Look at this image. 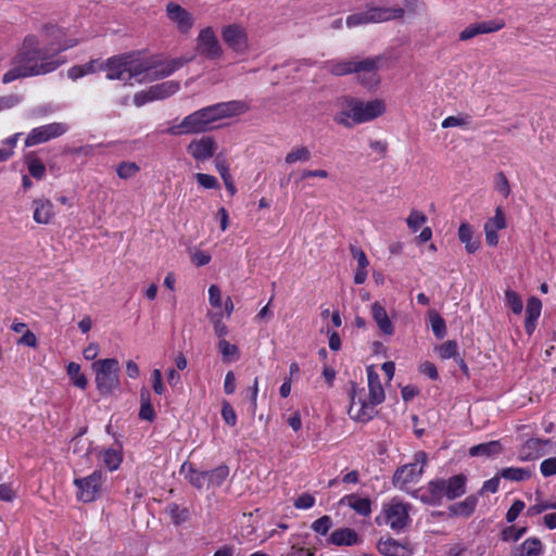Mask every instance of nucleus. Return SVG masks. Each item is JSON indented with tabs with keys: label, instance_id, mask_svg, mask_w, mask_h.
I'll return each instance as SVG.
<instances>
[{
	"label": "nucleus",
	"instance_id": "45",
	"mask_svg": "<svg viewBox=\"0 0 556 556\" xmlns=\"http://www.w3.org/2000/svg\"><path fill=\"white\" fill-rule=\"evenodd\" d=\"M426 222L427 216L418 210H412L406 218L408 228L414 232H416Z\"/></svg>",
	"mask_w": 556,
	"mask_h": 556
},
{
	"label": "nucleus",
	"instance_id": "9",
	"mask_svg": "<svg viewBox=\"0 0 556 556\" xmlns=\"http://www.w3.org/2000/svg\"><path fill=\"white\" fill-rule=\"evenodd\" d=\"M336 113L333 122L345 128H352L357 125L358 98L344 96L338 98L334 103Z\"/></svg>",
	"mask_w": 556,
	"mask_h": 556
},
{
	"label": "nucleus",
	"instance_id": "16",
	"mask_svg": "<svg viewBox=\"0 0 556 556\" xmlns=\"http://www.w3.org/2000/svg\"><path fill=\"white\" fill-rule=\"evenodd\" d=\"M216 150V141L212 137L206 136L192 140L187 147V152L197 162L210 160L215 154Z\"/></svg>",
	"mask_w": 556,
	"mask_h": 556
},
{
	"label": "nucleus",
	"instance_id": "6",
	"mask_svg": "<svg viewBox=\"0 0 556 556\" xmlns=\"http://www.w3.org/2000/svg\"><path fill=\"white\" fill-rule=\"evenodd\" d=\"M427 465V455L425 452H417L412 463L405 464L396 469L393 476L395 488L410 493L414 497L421 494L426 489H415L420 481L424 469Z\"/></svg>",
	"mask_w": 556,
	"mask_h": 556
},
{
	"label": "nucleus",
	"instance_id": "48",
	"mask_svg": "<svg viewBox=\"0 0 556 556\" xmlns=\"http://www.w3.org/2000/svg\"><path fill=\"white\" fill-rule=\"evenodd\" d=\"M541 311H542V302L538 298L531 296L527 303V308H526L527 317L526 318L538 320V318L541 315Z\"/></svg>",
	"mask_w": 556,
	"mask_h": 556
},
{
	"label": "nucleus",
	"instance_id": "26",
	"mask_svg": "<svg viewBox=\"0 0 556 556\" xmlns=\"http://www.w3.org/2000/svg\"><path fill=\"white\" fill-rule=\"evenodd\" d=\"M543 552V544L538 538H529L516 546L510 556H539Z\"/></svg>",
	"mask_w": 556,
	"mask_h": 556
},
{
	"label": "nucleus",
	"instance_id": "49",
	"mask_svg": "<svg viewBox=\"0 0 556 556\" xmlns=\"http://www.w3.org/2000/svg\"><path fill=\"white\" fill-rule=\"evenodd\" d=\"M370 24L368 10L351 14L346 17L348 27H357L361 25Z\"/></svg>",
	"mask_w": 556,
	"mask_h": 556
},
{
	"label": "nucleus",
	"instance_id": "38",
	"mask_svg": "<svg viewBox=\"0 0 556 556\" xmlns=\"http://www.w3.org/2000/svg\"><path fill=\"white\" fill-rule=\"evenodd\" d=\"M477 497L470 495L466 497L463 502L456 503L451 507L453 514L458 516H469L477 506Z\"/></svg>",
	"mask_w": 556,
	"mask_h": 556
},
{
	"label": "nucleus",
	"instance_id": "62",
	"mask_svg": "<svg viewBox=\"0 0 556 556\" xmlns=\"http://www.w3.org/2000/svg\"><path fill=\"white\" fill-rule=\"evenodd\" d=\"M208 302L213 307H220L223 305L222 291L216 285L208 288Z\"/></svg>",
	"mask_w": 556,
	"mask_h": 556
},
{
	"label": "nucleus",
	"instance_id": "30",
	"mask_svg": "<svg viewBox=\"0 0 556 556\" xmlns=\"http://www.w3.org/2000/svg\"><path fill=\"white\" fill-rule=\"evenodd\" d=\"M341 503L354 509L362 516H368L371 511L370 501L366 497H359L355 494L344 496Z\"/></svg>",
	"mask_w": 556,
	"mask_h": 556
},
{
	"label": "nucleus",
	"instance_id": "54",
	"mask_svg": "<svg viewBox=\"0 0 556 556\" xmlns=\"http://www.w3.org/2000/svg\"><path fill=\"white\" fill-rule=\"evenodd\" d=\"M28 170L33 177L41 179L46 174V166L40 160L33 159L28 162Z\"/></svg>",
	"mask_w": 556,
	"mask_h": 556
},
{
	"label": "nucleus",
	"instance_id": "33",
	"mask_svg": "<svg viewBox=\"0 0 556 556\" xmlns=\"http://www.w3.org/2000/svg\"><path fill=\"white\" fill-rule=\"evenodd\" d=\"M188 470L186 478L195 488L201 489L207 484V471H199L191 464H184L181 471Z\"/></svg>",
	"mask_w": 556,
	"mask_h": 556
},
{
	"label": "nucleus",
	"instance_id": "20",
	"mask_svg": "<svg viewBox=\"0 0 556 556\" xmlns=\"http://www.w3.org/2000/svg\"><path fill=\"white\" fill-rule=\"evenodd\" d=\"M504 22L501 20H493L482 23H476L467 26L459 33V39L463 41L469 40L478 35L490 34L497 31L504 27Z\"/></svg>",
	"mask_w": 556,
	"mask_h": 556
},
{
	"label": "nucleus",
	"instance_id": "10",
	"mask_svg": "<svg viewBox=\"0 0 556 556\" xmlns=\"http://www.w3.org/2000/svg\"><path fill=\"white\" fill-rule=\"evenodd\" d=\"M222 38L227 47L237 54H247L251 50L248 30L240 24H229L222 28Z\"/></svg>",
	"mask_w": 556,
	"mask_h": 556
},
{
	"label": "nucleus",
	"instance_id": "17",
	"mask_svg": "<svg viewBox=\"0 0 556 556\" xmlns=\"http://www.w3.org/2000/svg\"><path fill=\"white\" fill-rule=\"evenodd\" d=\"M386 102L381 99L362 101L358 99L357 125L365 124L382 116L386 113Z\"/></svg>",
	"mask_w": 556,
	"mask_h": 556
},
{
	"label": "nucleus",
	"instance_id": "31",
	"mask_svg": "<svg viewBox=\"0 0 556 556\" xmlns=\"http://www.w3.org/2000/svg\"><path fill=\"white\" fill-rule=\"evenodd\" d=\"M502 452V444L500 441H490L481 443L469 448L470 456H495Z\"/></svg>",
	"mask_w": 556,
	"mask_h": 556
},
{
	"label": "nucleus",
	"instance_id": "23",
	"mask_svg": "<svg viewBox=\"0 0 556 556\" xmlns=\"http://www.w3.org/2000/svg\"><path fill=\"white\" fill-rule=\"evenodd\" d=\"M548 443V440L530 439L526 441L518 453L520 460L527 462L535 459L544 454L543 446Z\"/></svg>",
	"mask_w": 556,
	"mask_h": 556
},
{
	"label": "nucleus",
	"instance_id": "24",
	"mask_svg": "<svg viewBox=\"0 0 556 556\" xmlns=\"http://www.w3.org/2000/svg\"><path fill=\"white\" fill-rule=\"evenodd\" d=\"M371 315L378 328L383 334H393V324L391 323L386 308L379 302H374L371 304Z\"/></svg>",
	"mask_w": 556,
	"mask_h": 556
},
{
	"label": "nucleus",
	"instance_id": "19",
	"mask_svg": "<svg viewBox=\"0 0 556 556\" xmlns=\"http://www.w3.org/2000/svg\"><path fill=\"white\" fill-rule=\"evenodd\" d=\"M370 23H384L389 21L400 20L404 16L405 10L399 5L378 7L367 5Z\"/></svg>",
	"mask_w": 556,
	"mask_h": 556
},
{
	"label": "nucleus",
	"instance_id": "11",
	"mask_svg": "<svg viewBox=\"0 0 556 556\" xmlns=\"http://www.w3.org/2000/svg\"><path fill=\"white\" fill-rule=\"evenodd\" d=\"M384 522L393 530L403 529L409 521V505L392 498L389 503L384 504L382 508Z\"/></svg>",
	"mask_w": 556,
	"mask_h": 556
},
{
	"label": "nucleus",
	"instance_id": "59",
	"mask_svg": "<svg viewBox=\"0 0 556 556\" xmlns=\"http://www.w3.org/2000/svg\"><path fill=\"white\" fill-rule=\"evenodd\" d=\"M526 528L515 529L514 527H508L502 533V539L504 541H518L525 533Z\"/></svg>",
	"mask_w": 556,
	"mask_h": 556
},
{
	"label": "nucleus",
	"instance_id": "40",
	"mask_svg": "<svg viewBox=\"0 0 556 556\" xmlns=\"http://www.w3.org/2000/svg\"><path fill=\"white\" fill-rule=\"evenodd\" d=\"M215 166L217 172L219 173L220 177L224 180L226 189L230 192V194L236 193V187L232 180V177L229 172V166L225 161L216 160Z\"/></svg>",
	"mask_w": 556,
	"mask_h": 556
},
{
	"label": "nucleus",
	"instance_id": "35",
	"mask_svg": "<svg viewBox=\"0 0 556 556\" xmlns=\"http://www.w3.org/2000/svg\"><path fill=\"white\" fill-rule=\"evenodd\" d=\"M228 476L229 468L226 465L218 466L217 468L207 471V488L222 485Z\"/></svg>",
	"mask_w": 556,
	"mask_h": 556
},
{
	"label": "nucleus",
	"instance_id": "61",
	"mask_svg": "<svg viewBox=\"0 0 556 556\" xmlns=\"http://www.w3.org/2000/svg\"><path fill=\"white\" fill-rule=\"evenodd\" d=\"M351 253L353 257L357 261V268L367 269L369 261L365 252L359 248L351 247Z\"/></svg>",
	"mask_w": 556,
	"mask_h": 556
},
{
	"label": "nucleus",
	"instance_id": "3",
	"mask_svg": "<svg viewBox=\"0 0 556 556\" xmlns=\"http://www.w3.org/2000/svg\"><path fill=\"white\" fill-rule=\"evenodd\" d=\"M248 110L249 105L244 101L216 103L187 115L179 124L168 127L165 132L170 136L206 132L214 128L216 122L244 114Z\"/></svg>",
	"mask_w": 556,
	"mask_h": 556
},
{
	"label": "nucleus",
	"instance_id": "1",
	"mask_svg": "<svg viewBox=\"0 0 556 556\" xmlns=\"http://www.w3.org/2000/svg\"><path fill=\"white\" fill-rule=\"evenodd\" d=\"M189 61L178 58L151 67L132 54H119L104 61L103 72L109 80H119L124 85L132 86L136 83L142 84L167 77Z\"/></svg>",
	"mask_w": 556,
	"mask_h": 556
},
{
	"label": "nucleus",
	"instance_id": "34",
	"mask_svg": "<svg viewBox=\"0 0 556 556\" xmlns=\"http://www.w3.org/2000/svg\"><path fill=\"white\" fill-rule=\"evenodd\" d=\"M224 363H232L239 359L240 352L237 345L231 344L225 339L219 340L217 344Z\"/></svg>",
	"mask_w": 556,
	"mask_h": 556
},
{
	"label": "nucleus",
	"instance_id": "53",
	"mask_svg": "<svg viewBox=\"0 0 556 556\" xmlns=\"http://www.w3.org/2000/svg\"><path fill=\"white\" fill-rule=\"evenodd\" d=\"M547 509H556V501L536 503L528 508L527 515L530 517L536 516Z\"/></svg>",
	"mask_w": 556,
	"mask_h": 556
},
{
	"label": "nucleus",
	"instance_id": "56",
	"mask_svg": "<svg viewBox=\"0 0 556 556\" xmlns=\"http://www.w3.org/2000/svg\"><path fill=\"white\" fill-rule=\"evenodd\" d=\"M540 471L543 477H551L556 475V457L544 459L540 465Z\"/></svg>",
	"mask_w": 556,
	"mask_h": 556
},
{
	"label": "nucleus",
	"instance_id": "50",
	"mask_svg": "<svg viewBox=\"0 0 556 556\" xmlns=\"http://www.w3.org/2000/svg\"><path fill=\"white\" fill-rule=\"evenodd\" d=\"M494 188L501 193L504 198H508L510 194V186L508 179L504 175L503 172H500L495 175L494 178Z\"/></svg>",
	"mask_w": 556,
	"mask_h": 556
},
{
	"label": "nucleus",
	"instance_id": "60",
	"mask_svg": "<svg viewBox=\"0 0 556 556\" xmlns=\"http://www.w3.org/2000/svg\"><path fill=\"white\" fill-rule=\"evenodd\" d=\"M315 504V497L308 493L301 494L295 501L294 506L298 509H308Z\"/></svg>",
	"mask_w": 556,
	"mask_h": 556
},
{
	"label": "nucleus",
	"instance_id": "36",
	"mask_svg": "<svg viewBox=\"0 0 556 556\" xmlns=\"http://www.w3.org/2000/svg\"><path fill=\"white\" fill-rule=\"evenodd\" d=\"M100 458L110 470H116L122 463V454L115 448H106L100 453Z\"/></svg>",
	"mask_w": 556,
	"mask_h": 556
},
{
	"label": "nucleus",
	"instance_id": "47",
	"mask_svg": "<svg viewBox=\"0 0 556 556\" xmlns=\"http://www.w3.org/2000/svg\"><path fill=\"white\" fill-rule=\"evenodd\" d=\"M431 329L434 336L442 339L446 333V326L444 319L437 313L430 316Z\"/></svg>",
	"mask_w": 556,
	"mask_h": 556
},
{
	"label": "nucleus",
	"instance_id": "29",
	"mask_svg": "<svg viewBox=\"0 0 556 556\" xmlns=\"http://www.w3.org/2000/svg\"><path fill=\"white\" fill-rule=\"evenodd\" d=\"M180 88V85L176 80H167L162 84L150 87V93L155 100H163L167 97L175 94Z\"/></svg>",
	"mask_w": 556,
	"mask_h": 556
},
{
	"label": "nucleus",
	"instance_id": "15",
	"mask_svg": "<svg viewBox=\"0 0 556 556\" xmlns=\"http://www.w3.org/2000/svg\"><path fill=\"white\" fill-rule=\"evenodd\" d=\"M166 16L174 23L180 33H189L194 25L193 15L176 2H168L166 4Z\"/></svg>",
	"mask_w": 556,
	"mask_h": 556
},
{
	"label": "nucleus",
	"instance_id": "13",
	"mask_svg": "<svg viewBox=\"0 0 556 556\" xmlns=\"http://www.w3.org/2000/svg\"><path fill=\"white\" fill-rule=\"evenodd\" d=\"M68 130L65 123H50L30 130L25 139L26 147L37 146L51 139L59 138Z\"/></svg>",
	"mask_w": 556,
	"mask_h": 556
},
{
	"label": "nucleus",
	"instance_id": "2",
	"mask_svg": "<svg viewBox=\"0 0 556 556\" xmlns=\"http://www.w3.org/2000/svg\"><path fill=\"white\" fill-rule=\"evenodd\" d=\"M61 62L48 54L35 35H27L11 60L10 70L2 76L3 84L20 78L45 75L55 71Z\"/></svg>",
	"mask_w": 556,
	"mask_h": 556
},
{
	"label": "nucleus",
	"instance_id": "51",
	"mask_svg": "<svg viewBox=\"0 0 556 556\" xmlns=\"http://www.w3.org/2000/svg\"><path fill=\"white\" fill-rule=\"evenodd\" d=\"M332 527V520L329 516L325 515L312 523V529L321 535H326Z\"/></svg>",
	"mask_w": 556,
	"mask_h": 556
},
{
	"label": "nucleus",
	"instance_id": "32",
	"mask_svg": "<svg viewBox=\"0 0 556 556\" xmlns=\"http://www.w3.org/2000/svg\"><path fill=\"white\" fill-rule=\"evenodd\" d=\"M312 159V152L306 146H295L293 147L285 157V162L288 165H292L295 163H306Z\"/></svg>",
	"mask_w": 556,
	"mask_h": 556
},
{
	"label": "nucleus",
	"instance_id": "14",
	"mask_svg": "<svg viewBox=\"0 0 556 556\" xmlns=\"http://www.w3.org/2000/svg\"><path fill=\"white\" fill-rule=\"evenodd\" d=\"M382 62L381 56L355 60V72L366 87H376L379 84L378 70Z\"/></svg>",
	"mask_w": 556,
	"mask_h": 556
},
{
	"label": "nucleus",
	"instance_id": "27",
	"mask_svg": "<svg viewBox=\"0 0 556 556\" xmlns=\"http://www.w3.org/2000/svg\"><path fill=\"white\" fill-rule=\"evenodd\" d=\"M458 239L465 244L466 251L470 254L480 249V241L475 239L472 227L468 223L460 224L458 228Z\"/></svg>",
	"mask_w": 556,
	"mask_h": 556
},
{
	"label": "nucleus",
	"instance_id": "4",
	"mask_svg": "<svg viewBox=\"0 0 556 556\" xmlns=\"http://www.w3.org/2000/svg\"><path fill=\"white\" fill-rule=\"evenodd\" d=\"M368 380V399L366 397L364 389L352 387L350 392L351 404L349 415L352 419L359 422H367L377 414L376 406L381 404L384 399V390L381 384L379 375L371 366L367 367Z\"/></svg>",
	"mask_w": 556,
	"mask_h": 556
},
{
	"label": "nucleus",
	"instance_id": "52",
	"mask_svg": "<svg viewBox=\"0 0 556 556\" xmlns=\"http://www.w3.org/2000/svg\"><path fill=\"white\" fill-rule=\"evenodd\" d=\"M439 356L448 359L457 354V343L455 341H446L438 348Z\"/></svg>",
	"mask_w": 556,
	"mask_h": 556
},
{
	"label": "nucleus",
	"instance_id": "42",
	"mask_svg": "<svg viewBox=\"0 0 556 556\" xmlns=\"http://www.w3.org/2000/svg\"><path fill=\"white\" fill-rule=\"evenodd\" d=\"M141 406L139 417L144 420L152 421L155 417L153 406L150 402V394L148 391H141L140 394Z\"/></svg>",
	"mask_w": 556,
	"mask_h": 556
},
{
	"label": "nucleus",
	"instance_id": "63",
	"mask_svg": "<svg viewBox=\"0 0 556 556\" xmlns=\"http://www.w3.org/2000/svg\"><path fill=\"white\" fill-rule=\"evenodd\" d=\"M153 391L161 395L165 392V387L162 381V372L160 369H154L151 375Z\"/></svg>",
	"mask_w": 556,
	"mask_h": 556
},
{
	"label": "nucleus",
	"instance_id": "55",
	"mask_svg": "<svg viewBox=\"0 0 556 556\" xmlns=\"http://www.w3.org/2000/svg\"><path fill=\"white\" fill-rule=\"evenodd\" d=\"M195 179L205 189H216L218 187V181L213 175L198 173Z\"/></svg>",
	"mask_w": 556,
	"mask_h": 556
},
{
	"label": "nucleus",
	"instance_id": "39",
	"mask_svg": "<svg viewBox=\"0 0 556 556\" xmlns=\"http://www.w3.org/2000/svg\"><path fill=\"white\" fill-rule=\"evenodd\" d=\"M67 375L72 382L79 389H86L88 380L84 374L80 372V366L77 363L71 362L67 365Z\"/></svg>",
	"mask_w": 556,
	"mask_h": 556
},
{
	"label": "nucleus",
	"instance_id": "41",
	"mask_svg": "<svg viewBox=\"0 0 556 556\" xmlns=\"http://www.w3.org/2000/svg\"><path fill=\"white\" fill-rule=\"evenodd\" d=\"M140 167L135 162H122L116 167V174L121 179H131L137 176Z\"/></svg>",
	"mask_w": 556,
	"mask_h": 556
},
{
	"label": "nucleus",
	"instance_id": "7",
	"mask_svg": "<svg viewBox=\"0 0 556 556\" xmlns=\"http://www.w3.org/2000/svg\"><path fill=\"white\" fill-rule=\"evenodd\" d=\"M97 389L101 394H111L119 387V365L116 358H104L91 365Z\"/></svg>",
	"mask_w": 556,
	"mask_h": 556
},
{
	"label": "nucleus",
	"instance_id": "22",
	"mask_svg": "<svg viewBox=\"0 0 556 556\" xmlns=\"http://www.w3.org/2000/svg\"><path fill=\"white\" fill-rule=\"evenodd\" d=\"M328 542L337 546H353L359 544L362 540L355 530L341 528L330 534Z\"/></svg>",
	"mask_w": 556,
	"mask_h": 556
},
{
	"label": "nucleus",
	"instance_id": "25",
	"mask_svg": "<svg viewBox=\"0 0 556 556\" xmlns=\"http://www.w3.org/2000/svg\"><path fill=\"white\" fill-rule=\"evenodd\" d=\"M34 220L38 224H49L54 216V206L50 200H35Z\"/></svg>",
	"mask_w": 556,
	"mask_h": 556
},
{
	"label": "nucleus",
	"instance_id": "64",
	"mask_svg": "<svg viewBox=\"0 0 556 556\" xmlns=\"http://www.w3.org/2000/svg\"><path fill=\"white\" fill-rule=\"evenodd\" d=\"M17 344L35 349L38 345V340L33 331L25 330L23 336L17 340Z\"/></svg>",
	"mask_w": 556,
	"mask_h": 556
},
{
	"label": "nucleus",
	"instance_id": "5",
	"mask_svg": "<svg viewBox=\"0 0 556 556\" xmlns=\"http://www.w3.org/2000/svg\"><path fill=\"white\" fill-rule=\"evenodd\" d=\"M466 492V477L456 475L448 479H435L428 483V488L416 498L426 504H438L443 498L455 500Z\"/></svg>",
	"mask_w": 556,
	"mask_h": 556
},
{
	"label": "nucleus",
	"instance_id": "57",
	"mask_svg": "<svg viewBox=\"0 0 556 556\" xmlns=\"http://www.w3.org/2000/svg\"><path fill=\"white\" fill-rule=\"evenodd\" d=\"M523 508L525 503L520 500H516L506 513V520L508 522L515 521L520 515V513L523 510Z\"/></svg>",
	"mask_w": 556,
	"mask_h": 556
},
{
	"label": "nucleus",
	"instance_id": "43",
	"mask_svg": "<svg viewBox=\"0 0 556 556\" xmlns=\"http://www.w3.org/2000/svg\"><path fill=\"white\" fill-rule=\"evenodd\" d=\"M471 123V116L469 114H458L445 117L441 126L442 128H452V127H467Z\"/></svg>",
	"mask_w": 556,
	"mask_h": 556
},
{
	"label": "nucleus",
	"instance_id": "21",
	"mask_svg": "<svg viewBox=\"0 0 556 556\" xmlns=\"http://www.w3.org/2000/svg\"><path fill=\"white\" fill-rule=\"evenodd\" d=\"M378 552L383 556H410L412 548L407 543L392 538L380 539L377 543Z\"/></svg>",
	"mask_w": 556,
	"mask_h": 556
},
{
	"label": "nucleus",
	"instance_id": "37",
	"mask_svg": "<svg viewBox=\"0 0 556 556\" xmlns=\"http://www.w3.org/2000/svg\"><path fill=\"white\" fill-rule=\"evenodd\" d=\"M498 477L511 481H523L530 479L531 471L527 468L508 467L503 469L498 473Z\"/></svg>",
	"mask_w": 556,
	"mask_h": 556
},
{
	"label": "nucleus",
	"instance_id": "8",
	"mask_svg": "<svg viewBox=\"0 0 556 556\" xmlns=\"http://www.w3.org/2000/svg\"><path fill=\"white\" fill-rule=\"evenodd\" d=\"M105 478L100 470H94L91 475L84 478H75L76 497L84 503H90L99 498L102 494V488Z\"/></svg>",
	"mask_w": 556,
	"mask_h": 556
},
{
	"label": "nucleus",
	"instance_id": "44",
	"mask_svg": "<svg viewBox=\"0 0 556 556\" xmlns=\"http://www.w3.org/2000/svg\"><path fill=\"white\" fill-rule=\"evenodd\" d=\"M210 320L213 324L215 334L222 340L228 334V327L223 321V314L212 313L208 314Z\"/></svg>",
	"mask_w": 556,
	"mask_h": 556
},
{
	"label": "nucleus",
	"instance_id": "28",
	"mask_svg": "<svg viewBox=\"0 0 556 556\" xmlns=\"http://www.w3.org/2000/svg\"><path fill=\"white\" fill-rule=\"evenodd\" d=\"M329 73L334 76H344L355 72V60H330L324 64Z\"/></svg>",
	"mask_w": 556,
	"mask_h": 556
},
{
	"label": "nucleus",
	"instance_id": "12",
	"mask_svg": "<svg viewBox=\"0 0 556 556\" xmlns=\"http://www.w3.org/2000/svg\"><path fill=\"white\" fill-rule=\"evenodd\" d=\"M195 51L208 60H216L223 55V48L217 39L215 30L207 26L199 31Z\"/></svg>",
	"mask_w": 556,
	"mask_h": 556
},
{
	"label": "nucleus",
	"instance_id": "46",
	"mask_svg": "<svg viewBox=\"0 0 556 556\" xmlns=\"http://www.w3.org/2000/svg\"><path fill=\"white\" fill-rule=\"evenodd\" d=\"M505 299L507 305L515 314H520L523 309V303L517 292L507 290L505 292Z\"/></svg>",
	"mask_w": 556,
	"mask_h": 556
},
{
	"label": "nucleus",
	"instance_id": "18",
	"mask_svg": "<svg viewBox=\"0 0 556 556\" xmlns=\"http://www.w3.org/2000/svg\"><path fill=\"white\" fill-rule=\"evenodd\" d=\"M507 226L506 224V216L504 211L501 207H496L495 215L491 218H489L484 226V235H485V242L490 247H495L498 243V236L497 231L505 229Z\"/></svg>",
	"mask_w": 556,
	"mask_h": 556
},
{
	"label": "nucleus",
	"instance_id": "58",
	"mask_svg": "<svg viewBox=\"0 0 556 556\" xmlns=\"http://www.w3.org/2000/svg\"><path fill=\"white\" fill-rule=\"evenodd\" d=\"M222 416L225 422L229 426H235L237 422V415L232 406L225 402L222 407Z\"/></svg>",
	"mask_w": 556,
	"mask_h": 556
}]
</instances>
